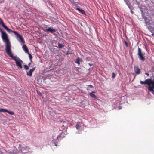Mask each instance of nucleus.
I'll use <instances>...</instances> for the list:
<instances>
[{
    "instance_id": "1",
    "label": "nucleus",
    "mask_w": 154,
    "mask_h": 154,
    "mask_svg": "<svg viewBox=\"0 0 154 154\" xmlns=\"http://www.w3.org/2000/svg\"><path fill=\"white\" fill-rule=\"evenodd\" d=\"M0 32L2 33V38L4 42L6 44L5 51L7 53L11 51V45L8 39L7 34L1 29H0Z\"/></svg>"
},
{
    "instance_id": "2",
    "label": "nucleus",
    "mask_w": 154,
    "mask_h": 154,
    "mask_svg": "<svg viewBox=\"0 0 154 154\" xmlns=\"http://www.w3.org/2000/svg\"><path fill=\"white\" fill-rule=\"evenodd\" d=\"M7 53L9 57L15 61L16 63V65L17 66L19 67L21 69L23 68L21 64L23 63V61L20 59L17 56H13L11 52V51L7 52Z\"/></svg>"
},
{
    "instance_id": "3",
    "label": "nucleus",
    "mask_w": 154,
    "mask_h": 154,
    "mask_svg": "<svg viewBox=\"0 0 154 154\" xmlns=\"http://www.w3.org/2000/svg\"><path fill=\"white\" fill-rule=\"evenodd\" d=\"M140 83L142 85H147L148 86V90L150 91H153L154 89V81L150 79H147L145 81H141Z\"/></svg>"
},
{
    "instance_id": "4",
    "label": "nucleus",
    "mask_w": 154,
    "mask_h": 154,
    "mask_svg": "<svg viewBox=\"0 0 154 154\" xmlns=\"http://www.w3.org/2000/svg\"><path fill=\"white\" fill-rule=\"evenodd\" d=\"M19 152H21L23 154H28L29 149L27 147H21L20 146L19 147Z\"/></svg>"
},
{
    "instance_id": "5",
    "label": "nucleus",
    "mask_w": 154,
    "mask_h": 154,
    "mask_svg": "<svg viewBox=\"0 0 154 154\" xmlns=\"http://www.w3.org/2000/svg\"><path fill=\"white\" fill-rule=\"evenodd\" d=\"M142 51L140 48L139 47L138 48L137 55L139 56V59L142 61H144L145 58L143 55V53L142 52Z\"/></svg>"
},
{
    "instance_id": "6",
    "label": "nucleus",
    "mask_w": 154,
    "mask_h": 154,
    "mask_svg": "<svg viewBox=\"0 0 154 154\" xmlns=\"http://www.w3.org/2000/svg\"><path fill=\"white\" fill-rule=\"evenodd\" d=\"M11 32L15 34L17 38H19L22 43H24L25 42L23 38L16 31H12Z\"/></svg>"
},
{
    "instance_id": "7",
    "label": "nucleus",
    "mask_w": 154,
    "mask_h": 154,
    "mask_svg": "<svg viewBox=\"0 0 154 154\" xmlns=\"http://www.w3.org/2000/svg\"><path fill=\"white\" fill-rule=\"evenodd\" d=\"M134 70L135 73L137 75L140 74L141 73V69L138 66H134Z\"/></svg>"
},
{
    "instance_id": "8",
    "label": "nucleus",
    "mask_w": 154,
    "mask_h": 154,
    "mask_svg": "<svg viewBox=\"0 0 154 154\" xmlns=\"http://www.w3.org/2000/svg\"><path fill=\"white\" fill-rule=\"evenodd\" d=\"M0 25H2V26L8 32H10V29L8 28L4 23L3 21L0 18Z\"/></svg>"
},
{
    "instance_id": "9",
    "label": "nucleus",
    "mask_w": 154,
    "mask_h": 154,
    "mask_svg": "<svg viewBox=\"0 0 154 154\" xmlns=\"http://www.w3.org/2000/svg\"><path fill=\"white\" fill-rule=\"evenodd\" d=\"M0 112H7L9 114L11 115H14V113L12 111H9L7 109H0Z\"/></svg>"
},
{
    "instance_id": "10",
    "label": "nucleus",
    "mask_w": 154,
    "mask_h": 154,
    "mask_svg": "<svg viewBox=\"0 0 154 154\" xmlns=\"http://www.w3.org/2000/svg\"><path fill=\"white\" fill-rule=\"evenodd\" d=\"M36 67H33L31 69H30L28 72H27V75L28 76H31L32 75V72L35 70Z\"/></svg>"
},
{
    "instance_id": "11",
    "label": "nucleus",
    "mask_w": 154,
    "mask_h": 154,
    "mask_svg": "<svg viewBox=\"0 0 154 154\" xmlns=\"http://www.w3.org/2000/svg\"><path fill=\"white\" fill-rule=\"evenodd\" d=\"M45 31L47 32H49L51 33H53L56 32L55 30L51 27L48 28V29H46Z\"/></svg>"
},
{
    "instance_id": "12",
    "label": "nucleus",
    "mask_w": 154,
    "mask_h": 154,
    "mask_svg": "<svg viewBox=\"0 0 154 154\" xmlns=\"http://www.w3.org/2000/svg\"><path fill=\"white\" fill-rule=\"evenodd\" d=\"M22 48L24 50L25 52L26 53H29V50L26 45H24L22 47Z\"/></svg>"
},
{
    "instance_id": "13",
    "label": "nucleus",
    "mask_w": 154,
    "mask_h": 154,
    "mask_svg": "<svg viewBox=\"0 0 154 154\" xmlns=\"http://www.w3.org/2000/svg\"><path fill=\"white\" fill-rule=\"evenodd\" d=\"M95 93V92L94 91H92V92L90 93H89L90 96L92 98H94V99H96L97 98V97L96 96V95L95 94H93V93Z\"/></svg>"
},
{
    "instance_id": "14",
    "label": "nucleus",
    "mask_w": 154,
    "mask_h": 154,
    "mask_svg": "<svg viewBox=\"0 0 154 154\" xmlns=\"http://www.w3.org/2000/svg\"><path fill=\"white\" fill-rule=\"evenodd\" d=\"M82 59H80L79 57L77 58L75 61V62L78 64L79 65H80V61L82 62Z\"/></svg>"
},
{
    "instance_id": "15",
    "label": "nucleus",
    "mask_w": 154,
    "mask_h": 154,
    "mask_svg": "<svg viewBox=\"0 0 154 154\" xmlns=\"http://www.w3.org/2000/svg\"><path fill=\"white\" fill-rule=\"evenodd\" d=\"M124 0L126 4L128 6L129 8L130 9H132V8H131V4L129 3V1L128 0Z\"/></svg>"
},
{
    "instance_id": "16",
    "label": "nucleus",
    "mask_w": 154,
    "mask_h": 154,
    "mask_svg": "<svg viewBox=\"0 0 154 154\" xmlns=\"http://www.w3.org/2000/svg\"><path fill=\"white\" fill-rule=\"evenodd\" d=\"M57 140L58 141V140L54 139L52 140V143L54 144L56 146H57Z\"/></svg>"
},
{
    "instance_id": "17",
    "label": "nucleus",
    "mask_w": 154,
    "mask_h": 154,
    "mask_svg": "<svg viewBox=\"0 0 154 154\" xmlns=\"http://www.w3.org/2000/svg\"><path fill=\"white\" fill-rule=\"evenodd\" d=\"M80 123L79 122H78L76 125V127L77 129H79V127H80Z\"/></svg>"
},
{
    "instance_id": "18",
    "label": "nucleus",
    "mask_w": 154,
    "mask_h": 154,
    "mask_svg": "<svg viewBox=\"0 0 154 154\" xmlns=\"http://www.w3.org/2000/svg\"><path fill=\"white\" fill-rule=\"evenodd\" d=\"M58 46L59 48H61L63 47H64V45H63L62 44L59 43L58 44Z\"/></svg>"
},
{
    "instance_id": "19",
    "label": "nucleus",
    "mask_w": 154,
    "mask_h": 154,
    "mask_svg": "<svg viewBox=\"0 0 154 154\" xmlns=\"http://www.w3.org/2000/svg\"><path fill=\"white\" fill-rule=\"evenodd\" d=\"M9 154H18V152L17 153L16 152H15V151L14 150H13L10 152Z\"/></svg>"
},
{
    "instance_id": "20",
    "label": "nucleus",
    "mask_w": 154,
    "mask_h": 154,
    "mask_svg": "<svg viewBox=\"0 0 154 154\" xmlns=\"http://www.w3.org/2000/svg\"><path fill=\"white\" fill-rule=\"evenodd\" d=\"M79 12L83 14H85V10H78Z\"/></svg>"
},
{
    "instance_id": "21",
    "label": "nucleus",
    "mask_w": 154,
    "mask_h": 154,
    "mask_svg": "<svg viewBox=\"0 0 154 154\" xmlns=\"http://www.w3.org/2000/svg\"><path fill=\"white\" fill-rule=\"evenodd\" d=\"M24 69L26 70H27L29 69V67L26 65H25L24 66Z\"/></svg>"
},
{
    "instance_id": "22",
    "label": "nucleus",
    "mask_w": 154,
    "mask_h": 154,
    "mask_svg": "<svg viewBox=\"0 0 154 154\" xmlns=\"http://www.w3.org/2000/svg\"><path fill=\"white\" fill-rule=\"evenodd\" d=\"M71 2L72 3V4L73 5L76 2V0H70Z\"/></svg>"
},
{
    "instance_id": "23",
    "label": "nucleus",
    "mask_w": 154,
    "mask_h": 154,
    "mask_svg": "<svg viewBox=\"0 0 154 154\" xmlns=\"http://www.w3.org/2000/svg\"><path fill=\"white\" fill-rule=\"evenodd\" d=\"M28 54H29V58L30 59V60H31L32 58V55L29 53H29H28Z\"/></svg>"
},
{
    "instance_id": "24",
    "label": "nucleus",
    "mask_w": 154,
    "mask_h": 154,
    "mask_svg": "<svg viewBox=\"0 0 154 154\" xmlns=\"http://www.w3.org/2000/svg\"><path fill=\"white\" fill-rule=\"evenodd\" d=\"M116 76V75L114 73H113L112 74V78H114Z\"/></svg>"
},
{
    "instance_id": "25",
    "label": "nucleus",
    "mask_w": 154,
    "mask_h": 154,
    "mask_svg": "<svg viewBox=\"0 0 154 154\" xmlns=\"http://www.w3.org/2000/svg\"><path fill=\"white\" fill-rule=\"evenodd\" d=\"M124 43L126 47H128V43L126 41H124Z\"/></svg>"
},
{
    "instance_id": "26",
    "label": "nucleus",
    "mask_w": 154,
    "mask_h": 154,
    "mask_svg": "<svg viewBox=\"0 0 154 154\" xmlns=\"http://www.w3.org/2000/svg\"><path fill=\"white\" fill-rule=\"evenodd\" d=\"M151 70L152 72L154 73V66L152 67Z\"/></svg>"
},
{
    "instance_id": "27",
    "label": "nucleus",
    "mask_w": 154,
    "mask_h": 154,
    "mask_svg": "<svg viewBox=\"0 0 154 154\" xmlns=\"http://www.w3.org/2000/svg\"><path fill=\"white\" fill-rule=\"evenodd\" d=\"M76 10H82V8H79L76 7Z\"/></svg>"
},
{
    "instance_id": "28",
    "label": "nucleus",
    "mask_w": 154,
    "mask_h": 154,
    "mask_svg": "<svg viewBox=\"0 0 154 154\" xmlns=\"http://www.w3.org/2000/svg\"><path fill=\"white\" fill-rule=\"evenodd\" d=\"M145 74L148 76H149V74L147 73H145Z\"/></svg>"
},
{
    "instance_id": "29",
    "label": "nucleus",
    "mask_w": 154,
    "mask_h": 154,
    "mask_svg": "<svg viewBox=\"0 0 154 154\" xmlns=\"http://www.w3.org/2000/svg\"><path fill=\"white\" fill-rule=\"evenodd\" d=\"M88 86L90 88H93V86L92 85H88Z\"/></svg>"
},
{
    "instance_id": "30",
    "label": "nucleus",
    "mask_w": 154,
    "mask_h": 154,
    "mask_svg": "<svg viewBox=\"0 0 154 154\" xmlns=\"http://www.w3.org/2000/svg\"><path fill=\"white\" fill-rule=\"evenodd\" d=\"M130 11L132 14H133L134 13V12L133 10H130Z\"/></svg>"
},
{
    "instance_id": "31",
    "label": "nucleus",
    "mask_w": 154,
    "mask_h": 154,
    "mask_svg": "<svg viewBox=\"0 0 154 154\" xmlns=\"http://www.w3.org/2000/svg\"><path fill=\"white\" fill-rule=\"evenodd\" d=\"M60 136L59 135L57 137V139H58L59 138H60Z\"/></svg>"
},
{
    "instance_id": "32",
    "label": "nucleus",
    "mask_w": 154,
    "mask_h": 154,
    "mask_svg": "<svg viewBox=\"0 0 154 154\" xmlns=\"http://www.w3.org/2000/svg\"><path fill=\"white\" fill-rule=\"evenodd\" d=\"M151 91L152 92V94L154 95V91Z\"/></svg>"
},
{
    "instance_id": "33",
    "label": "nucleus",
    "mask_w": 154,
    "mask_h": 154,
    "mask_svg": "<svg viewBox=\"0 0 154 154\" xmlns=\"http://www.w3.org/2000/svg\"><path fill=\"white\" fill-rule=\"evenodd\" d=\"M70 54V53H69V52H67V53H66V54Z\"/></svg>"
},
{
    "instance_id": "34",
    "label": "nucleus",
    "mask_w": 154,
    "mask_h": 154,
    "mask_svg": "<svg viewBox=\"0 0 154 154\" xmlns=\"http://www.w3.org/2000/svg\"><path fill=\"white\" fill-rule=\"evenodd\" d=\"M49 6H50V7H52V6L51 5V4H49Z\"/></svg>"
},
{
    "instance_id": "35",
    "label": "nucleus",
    "mask_w": 154,
    "mask_h": 154,
    "mask_svg": "<svg viewBox=\"0 0 154 154\" xmlns=\"http://www.w3.org/2000/svg\"><path fill=\"white\" fill-rule=\"evenodd\" d=\"M89 65L90 66H92V64H91L90 63H89Z\"/></svg>"
},
{
    "instance_id": "36",
    "label": "nucleus",
    "mask_w": 154,
    "mask_h": 154,
    "mask_svg": "<svg viewBox=\"0 0 154 154\" xmlns=\"http://www.w3.org/2000/svg\"><path fill=\"white\" fill-rule=\"evenodd\" d=\"M62 126H63V127H64V126H65L63 124V125H62Z\"/></svg>"
},
{
    "instance_id": "37",
    "label": "nucleus",
    "mask_w": 154,
    "mask_h": 154,
    "mask_svg": "<svg viewBox=\"0 0 154 154\" xmlns=\"http://www.w3.org/2000/svg\"><path fill=\"white\" fill-rule=\"evenodd\" d=\"M141 13H143V10H141Z\"/></svg>"
},
{
    "instance_id": "38",
    "label": "nucleus",
    "mask_w": 154,
    "mask_h": 154,
    "mask_svg": "<svg viewBox=\"0 0 154 154\" xmlns=\"http://www.w3.org/2000/svg\"><path fill=\"white\" fill-rule=\"evenodd\" d=\"M62 134V133H61V135Z\"/></svg>"
},
{
    "instance_id": "39",
    "label": "nucleus",
    "mask_w": 154,
    "mask_h": 154,
    "mask_svg": "<svg viewBox=\"0 0 154 154\" xmlns=\"http://www.w3.org/2000/svg\"><path fill=\"white\" fill-rule=\"evenodd\" d=\"M38 94H39V93H38Z\"/></svg>"
}]
</instances>
